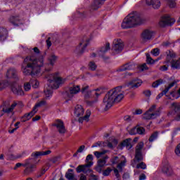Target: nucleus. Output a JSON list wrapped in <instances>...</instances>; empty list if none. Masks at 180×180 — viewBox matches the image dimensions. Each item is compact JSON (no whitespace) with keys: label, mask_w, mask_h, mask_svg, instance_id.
<instances>
[{"label":"nucleus","mask_w":180,"mask_h":180,"mask_svg":"<svg viewBox=\"0 0 180 180\" xmlns=\"http://www.w3.org/2000/svg\"><path fill=\"white\" fill-rule=\"evenodd\" d=\"M24 64L26 65H22L21 68L24 75L38 77V75H41V67L44 65V57L40 56L39 58H37L36 55L27 56L26 58L24 59Z\"/></svg>","instance_id":"1"},{"label":"nucleus","mask_w":180,"mask_h":180,"mask_svg":"<svg viewBox=\"0 0 180 180\" xmlns=\"http://www.w3.org/2000/svg\"><path fill=\"white\" fill-rule=\"evenodd\" d=\"M123 98H124V91L122 90V86H118L110 90L103 100L105 106L104 110H109L113 106L115 102L119 103Z\"/></svg>","instance_id":"2"},{"label":"nucleus","mask_w":180,"mask_h":180,"mask_svg":"<svg viewBox=\"0 0 180 180\" xmlns=\"http://www.w3.org/2000/svg\"><path fill=\"white\" fill-rule=\"evenodd\" d=\"M48 82L49 84L46 86L44 90L46 99L51 98V96H53V89H58V88H60V85H62L65 80L55 75H50Z\"/></svg>","instance_id":"3"},{"label":"nucleus","mask_w":180,"mask_h":180,"mask_svg":"<svg viewBox=\"0 0 180 180\" xmlns=\"http://www.w3.org/2000/svg\"><path fill=\"white\" fill-rule=\"evenodd\" d=\"M141 23H143V20L140 15L137 12H133L125 17L121 26L122 29H131V27H136Z\"/></svg>","instance_id":"4"},{"label":"nucleus","mask_w":180,"mask_h":180,"mask_svg":"<svg viewBox=\"0 0 180 180\" xmlns=\"http://www.w3.org/2000/svg\"><path fill=\"white\" fill-rule=\"evenodd\" d=\"M92 160H94V156L92 155H88L86 158V164L80 165L76 168L77 174H81V172H83L84 174L92 172V169H90L89 168L90 167H92V165H94Z\"/></svg>","instance_id":"5"},{"label":"nucleus","mask_w":180,"mask_h":180,"mask_svg":"<svg viewBox=\"0 0 180 180\" xmlns=\"http://www.w3.org/2000/svg\"><path fill=\"white\" fill-rule=\"evenodd\" d=\"M161 115V108H157L156 105H153L148 110H147L143 116L145 120H151V119H156Z\"/></svg>","instance_id":"6"},{"label":"nucleus","mask_w":180,"mask_h":180,"mask_svg":"<svg viewBox=\"0 0 180 180\" xmlns=\"http://www.w3.org/2000/svg\"><path fill=\"white\" fill-rule=\"evenodd\" d=\"M20 167H25V169L24 170V174H25V175L32 174V172L36 169V165L32 164V162H30V160H25V163L18 162L15 164L13 169L16 170L18 168H20Z\"/></svg>","instance_id":"7"},{"label":"nucleus","mask_w":180,"mask_h":180,"mask_svg":"<svg viewBox=\"0 0 180 180\" xmlns=\"http://www.w3.org/2000/svg\"><path fill=\"white\" fill-rule=\"evenodd\" d=\"M161 171L165 176L169 177L174 175V169L167 159L162 162Z\"/></svg>","instance_id":"8"},{"label":"nucleus","mask_w":180,"mask_h":180,"mask_svg":"<svg viewBox=\"0 0 180 180\" xmlns=\"http://www.w3.org/2000/svg\"><path fill=\"white\" fill-rule=\"evenodd\" d=\"M103 94V89L101 87L97 88L94 90H89V91L84 93V96L85 99H91V98H95L98 99L101 94Z\"/></svg>","instance_id":"9"},{"label":"nucleus","mask_w":180,"mask_h":180,"mask_svg":"<svg viewBox=\"0 0 180 180\" xmlns=\"http://www.w3.org/2000/svg\"><path fill=\"white\" fill-rule=\"evenodd\" d=\"M144 148V142H139L135 149V162H140L143 160V153L141 150Z\"/></svg>","instance_id":"10"},{"label":"nucleus","mask_w":180,"mask_h":180,"mask_svg":"<svg viewBox=\"0 0 180 180\" xmlns=\"http://www.w3.org/2000/svg\"><path fill=\"white\" fill-rule=\"evenodd\" d=\"M79 92H81V86L79 85L72 84L69 86L66 94L68 98H73L75 95L79 94Z\"/></svg>","instance_id":"11"},{"label":"nucleus","mask_w":180,"mask_h":180,"mask_svg":"<svg viewBox=\"0 0 180 180\" xmlns=\"http://www.w3.org/2000/svg\"><path fill=\"white\" fill-rule=\"evenodd\" d=\"M174 23L175 19L171 18V17L168 15H165L162 17L159 22V26H160V27H165V26H172Z\"/></svg>","instance_id":"12"},{"label":"nucleus","mask_w":180,"mask_h":180,"mask_svg":"<svg viewBox=\"0 0 180 180\" xmlns=\"http://www.w3.org/2000/svg\"><path fill=\"white\" fill-rule=\"evenodd\" d=\"M109 50H110V44L109 42H106L98 51L99 56L102 57L104 61H108V60H109V56H105V54H106Z\"/></svg>","instance_id":"13"},{"label":"nucleus","mask_w":180,"mask_h":180,"mask_svg":"<svg viewBox=\"0 0 180 180\" xmlns=\"http://www.w3.org/2000/svg\"><path fill=\"white\" fill-rule=\"evenodd\" d=\"M89 44V39L84 38V39L80 42L79 45L76 48L75 53L78 56L84 53L85 48Z\"/></svg>","instance_id":"14"},{"label":"nucleus","mask_w":180,"mask_h":180,"mask_svg":"<svg viewBox=\"0 0 180 180\" xmlns=\"http://www.w3.org/2000/svg\"><path fill=\"white\" fill-rule=\"evenodd\" d=\"M123 41L120 39H115L113 41V46L112 50L116 53V54L120 53L123 50L124 47Z\"/></svg>","instance_id":"15"},{"label":"nucleus","mask_w":180,"mask_h":180,"mask_svg":"<svg viewBox=\"0 0 180 180\" xmlns=\"http://www.w3.org/2000/svg\"><path fill=\"white\" fill-rule=\"evenodd\" d=\"M11 91L14 94V95H18V96H22V95H25V92L22 89V86L16 82L11 84Z\"/></svg>","instance_id":"16"},{"label":"nucleus","mask_w":180,"mask_h":180,"mask_svg":"<svg viewBox=\"0 0 180 180\" xmlns=\"http://www.w3.org/2000/svg\"><path fill=\"white\" fill-rule=\"evenodd\" d=\"M129 134L131 136H136V134L144 136V134H146V129L139 125H136L129 131Z\"/></svg>","instance_id":"17"},{"label":"nucleus","mask_w":180,"mask_h":180,"mask_svg":"<svg viewBox=\"0 0 180 180\" xmlns=\"http://www.w3.org/2000/svg\"><path fill=\"white\" fill-rule=\"evenodd\" d=\"M124 165H126V160H123L117 165V168H117H114L113 171L117 180H122L120 178V172H123V167H124Z\"/></svg>","instance_id":"18"},{"label":"nucleus","mask_w":180,"mask_h":180,"mask_svg":"<svg viewBox=\"0 0 180 180\" xmlns=\"http://www.w3.org/2000/svg\"><path fill=\"white\" fill-rule=\"evenodd\" d=\"M52 126L56 127L58 131L60 134H64V133H65V127L64 126V122L62 120H56Z\"/></svg>","instance_id":"19"},{"label":"nucleus","mask_w":180,"mask_h":180,"mask_svg":"<svg viewBox=\"0 0 180 180\" xmlns=\"http://www.w3.org/2000/svg\"><path fill=\"white\" fill-rule=\"evenodd\" d=\"M154 36V32L150 30H145L141 34V39L143 41H148L151 40Z\"/></svg>","instance_id":"20"},{"label":"nucleus","mask_w":180,"mask_h":180,"mask_svg":"<svg viewBox=\"0 0 180 180\" xmlns=\"http://www.w3.org/2000/svg\"><path fill=\"white\" fill-rule=\"evenodd\" d=\"M171 108L173 110L168 112L167 116H172L174 115H179L180 114V103H172L171 104Z\"/></svg>","instance_id":"21"},{"label":"nucleus","mask_w":180,"mask_h":180,"mask_svg":"<svg viewBox=\"0 0 180 180\" xmlns=\"http://www.w3.org/2000/svg\"><path fill=\"white\" fill-rule=\"evenodd\" d=\"M146 4L148 6H152L153 9H159L161 6V1L160 0H146Z\"/></svg>","instance_id":"22"},{"label":"nucleus","mask_w":180,"mask_h":180,"mask_svg":"<svg viewBox=\"0 0 180 180\" xmlns=\"http://www.w3.org/2000/svg\"><path fill=\"white\" fill-rule=\"evenodd\" d=\"M141 84H143V81L140 79H134L129 83V85L130 88L133 89H137L139 86H141Z\"/></svg>","instance_id":"23"},{"label":"nucleus","mask_w":180,"mask_h":180,"mask_svg":"<svg viewBox=\"0 0 180 180\" xmlns=\"http://www.w3.org/2000/svg\"><path fill=\"white\" fill-rule=\"evenodd\" d=\"M37 113V110H35L34 108L32 110L27 114H25L24 116L22 117V122H27V120H30L32 117H33L34 115H36Z\"/></svg>","instance_id":"24"},{"label":"nucleus","mask_w":180,"mask_h":180,"mask_svg":"<svg viewBox=\"0 0 180 180\" xmlns=\"http://www.w3.org/2000/svg\"><path fill=\"white\" fill-rule=\"evenodd\" d=\"M105 1L106 0H94L91 4V9H94V11L99 9Z\"/></svg>","instance_id":"25"},{"label":"nucleus","mask_w":180,"mask_h":180,"mask_svg":"<svg viewBox=\"0 0 180 180\" xmlns=\"http://www.w3.org/2000/svg\"><path fill=\"white\" fill-rule=\"evenodd\" d=\"M84 108H82V105H77L75 106V115L77 116V117H79L80 116H82L84 113Z\"/></svg>","instance_id":"26"},{"label":"nucleus","mask_w":180,"mask_h":180,"mask_svg":"<svg viewBox=\"0 0 180 180\" xmlns=\"http://www.w3.org/2000/svg\"><path fill=\"white\" fill-rule=\"evenodd\" d=\"M6 39H8V30L0 27V41H4Z\"/></svg>","instance_id":"27"},{"label":"nucleus","mask_w":180,"mask_h":180,"mask_svg":"<svg viewBox=\"0 0 180 180\" xmlns=\"http://www.w3.org/2000/svg\"><path fill=\"white\" fill-rule=\"evenodd\" d=\"M17 105L18 103L14 102L10 107L4 106L2 110L3 112H4V113H11V115H13V109L16 108Z\"/></svg>","instance_id":"28"},{"label":"nucleus","mask_w":180,"mask_h":180,"mask_svg":"<svg viewBox=\"0 0 180 180\" xmlns=\"http://www.w3.org/2000/svg\"><path fill=\"white\" fill-rule=\"evenodd\" d=\"M8 78H18V71L15 68H10L6 73Z\"/></svg>","instance_id":"29"},{"label":"nucleus","mask_w":180,"mask_h":180,"mask_svg":"<svg viewBox=\"0 0 180 180\" xmlns=\"http://www.w3.org/2000/svg\"><path fill=\"white\" fill-rule=\"evenodd\" d=\"M134 65L131 63H127L122 66H121L117 71L122 72V71H130V70H134Z\"/></svg>","instance_id":"30"},{"label":"nucleus","mask_w":180,"mask_h":180,"mask_svg":"<svg viewBox=\"0 0 180 180\" xmlns=\"http://www.w3.org/2000/svg\"><path fill=\"white\" fill-rule=\"evenodd\" d=\"M57 60H58V56H56L54 53H51L48 58L49 63L52 67L56 64Z\"/></svg>","instance_id":"31"},{"label":"nucleus","mask_w":180,"mask_h":180,"mask_svg":"<svg viewBox=\"0 0 180 180\" xmlns=\"http://www.w3.org/2000/svg\"><path fill=\"white\" fill-rule=\"evenodd\" d=\"M121 146L122 147H126L127 150H130L131 147H133V145H131V139H127L121 143Z\"/></svg>","instance_id":"32"},{"label":"nucleus","mask_w":180,"mask_h":180,"mask_svg":"<svg viewBox=\"0 0 180 180\" xmlns=\"http://www.w3.org/2000/svg\"><path fill=\"white\" fill-rule=\"evenodd\" d=\"M9 22L13 25V26H18L19 22H20V19H19L18 16H11L9 18Z\"/></svg>","instance_id":"33"},{"label":"nucleus","mask_w":180,"mask_h":180,"mask_svg":"<svg viewBox=\"0 0 180 180\" xmlns=\"http://www.w3.org/2000/svg\"><path fill=\"white\" fill-rule=\"evenodd\" d=\"M178 82H179V80H174L169 84V86H166L165 90L162 91L163 95H167V94H168V91H169L172 86H174L176 84H178Z\"/></svg>","instance_id":"34"},{"label":"nucleus","mask_w":180,"mask_h":180,"mask_svg":"<svg viewBox=\"0 0 180 180\" xmlns=\"http://www.w3.org/2000/svg\"><path fill=\"white\" fill-rule=\"evenodd\" d=\"M49 154H51V150H46V151H38L32 153V157H40V155H49Z\"/></svg>","instance_id":"35"},{"label":"nucleus","mask_w":180,"mask_h":180,"mask_svg":"<svg viewBox=\"0 0 180 180\" xmlns=\"http://www.w3.org/2000/svg\"><path fill=\"white\" fill-rule=\"evenodd\" d=\"M74 170L72 169H69L68 172L65 174V178L68 180H74L75 179V175L74 174Z\"/></svg>","instance_id":"36"},{"label":"nucleus","mask_w":180,"mask_h":180,"mask_svg":"<svg viewBox=\"0 0 180 180\" xmlns=\"http://www.w3.org/2000/svg\"><path fill=\"white\" fill-rule=\"evenodd\" d=\"M172 68H174V70H180V58L179 60H172Z\"/></svg>","instance_id":"37"},{"label":"nucleus","mask_w":180,"mask_h":180,"mask_svg":"<svg viewBox=\"0 0 180 180\" xmlns=\"http://www.w3.org/2000/svg\"><path fill=\"white\" fill-rule=\"evenodd\" d=\"M107 153H109V150H102L101 152L95 151L94 153V154L96 157V158H101V157H102V155H105V154H106Z\"/></svg>","instance_id":"38"},{"label":"nucleus","mask_w":180,"mask_h":180,"mask_svg":"<svg viewBox=\"0 0 180 180\" xmlns=\"http://www.w3.org/2000/svg\"><path fill=\"white\" fill-rule=\"evenodd\" d=\"M109 157L105 156L103 158V159H99L98 161V165L100 167H103L104 165H106V160H108Z\"/></svg>","instance_id":"39"},{"label":"nucleus","mask_w":180,"mask_h":180,"mask_svg":"<svg viewBox=\"0 0 180 180\" xmlns=\"http://www.w3.org/2000/svg\"><path fill=\"white\" fill-rule=\"evenodd\" d=\"M175 57H176V54L172 51H169L167 56V62L169 63L171 61L169 58H175Z\"/></svg>","instance_id":"40"},{"label":"nucleus","mask_w":180,"mask_h":180,"mask_svg":"<svg viewBox=\"0 0 180 180\" xmlns=\"http://www.w3.org/2000/svg\"><path fill=\"white\" fill-rule=\"evenodd\" d=\"M162 84H164V80H162V79H160L154 82L152 86L153 88H158V86H160V85H162Z\"/></svg>","instance_id":"41"},{"label":"nucleus","mask_w":180,"mask_h":180,"mask_svg":"<svg viewBox=\"0 0 180 180\" xmlns=\"http://www.w3.org/2000/svg\"><path fill=\"white\" fill-rule=\"evenodd\" d=\"M97 68H98V65H96V63H95V62L94 61L89 62V70H91V71H95V70H96Z\"/></svg>","instance_id":"42"},{"label":"nucleus","mask_w":180,"mask_h":180,"mask_svg":"<svg viewBox=\"0 0 180 180\" xmlns=\"http://www.w3.org/2000/svg\"><path fill=\"white\" fill-rule=\"evenodd\" d=\"M30 82L32 84V88L34 89L39 88V85H40V83L37 79H31Z\"/></svg>","instance_id":"43"},{"label":"nucleus","mask_w":180,"mask_h":180,"mask_svg":"<svg viewBox=\"0 0 180 180\" xmlns=\"http://www.w3.org/2000/svg\"><path fill=\"white\" fill-rule=\"evenodd\" d=\"M44 105H46V101H41L39 103H37L33 108V109L37 110V108H40V106H44Z\"/></svg>","instance_id":"44"},{"label":"nucleus","mask_w":180,"mask_h":180,"mask_svg":"<svg viewBox=\"0 0 180 180\" xmlns=\"http://www.w3.org/2000/svg\"><path fill=\"white\" fill-rule=\"evenodd\" d=\"M30 84V82L24 84V91H25V92H28V91L32 89V85Z\"/></svg>","instance_id":"45"},{"label":"nucleus","mask_w":180,"mask_h":180,"mask_svg":"<svg viewBox=\"0 0 180 180\" xmlns=\"http://www.w3.org/2000/svg\"><path fill=\"white\" fill-rule=\"evenodd\" d=\"M82 95L86 94V92L89 91V86L88 85H84V86H82V89H80Z\"/></svg>","instance_id":"46"},{"label":"nucleus","mask_w":180,"mask_h":180,"mask_svg":"<svg viewBox=\"0 0 180 180\" xmlns=\"http://www.w3.org/2000/svg\"><path fill=\"white\" fill-rule=\"evenodd\" d=\"M157 137H158V132H154L149 138V141L153 143L154 140H157Z\"/></svg>","instance_id":"47"},{"label":"nucleus","mask_w":180,"mask_h":180,"mask_svg":"<svg viewBox=\"0 0 180 180\" xmlns=\"http://www.w3.org/2000/svg\"><path fill=\"white\" fill-rule=\"evenodd\" d=\"M112 169L110 167H108L103 172V176H109L110 175V172H112Z\"/></svg>","instance_id":"48"},{"label":"nucleus","mask_w":180,"mask_h":180,"mask_svg":"<svg viewBox=\"0 0 180 180\" xmlns=\"http://www.w3.org/2000/svg\"><path fill=\"white\" fill-rule=\"evenodd\" d=\"M136 168L138 169H139V168H141V169H146L147 168V165L142 162L136 165Z\"/></svg>","instance_id":"49"},{"label":"nucleus","mask_w":180,"mask_h":180,"mask_svg":"<svg viewBox=\"0 0 180 180\" xmlns=\"http://www.w3.org/2000/svg\"><path fill=\"white\" fill-rule=\"evenodd\" d=\"M84 150H85V146L82 145L79 148L77 152L73 155V157H77V155H78V153H82Z\"/></svg>","instance_id":"50"},{"label":"nucleus","mask_w":180,"mask_h":180,"mask_svg":"<svg viewBox=\"0 0 180 180\" xmlns=\"http://www.w3.org/2000/svg\"><path fill=\"white\" fill-rule=\"evenodd\" d=\"M146 61L148 64H153L154 63V61L153 60V58L148 53H146Z\"/></svg>","instance_id":"51"},{"label":"nucleus","mask_w":180,"mask_h":180,"mask_svg":"<svg viewBox=\"0 0 180 180\" xmlns=\"http://www.w3.org/2000/svg\"><path fill=\"white\" fill-rule=\"evenodd\" d=\"M151 53L155 57H157V56H160V49L158 48L154 49L151 51Z\"/></svg>","instance_id":"52"},{"label":"nucleus","mask_w":180,"mask_h":180,"mask_svg":"<svg viewBox=\"0 0 180 180\" xmlns=\"http://www.w3.org/2000/svg\"><path fill=\"white\" fill-rule=\"evenodd\" d=\"M90 116H91V110H88L86 112V115L84 116L85 122H89Z\"/></svg>","instance_id":"53"},{"label":"nucleus","mask_w":180,"mask_h":180,"mask_svg":"<svg viewBox=\"0 0 180 180\" xmlns=\"http://www.w3.org/2000/svg\"><path fill=\"white\" fill-rule=\"evenodd\" d=\"M168 5L169 8H175V0H168Z\"/></svg>","instance_id":"54"},{"label":"nucleus","mask_w":180,"mask_h":180,"mask_svg":"<svg viewBox=\"0 0 180 180\" xmlns=\"http://www.w3.org/2000/svg\"><path fill=\"white\" fill-rule=\"evenodd\" d=\"M111 162L115 165V164H117L119 162V157L115 156L112 159H111Z\"/></svg>","instance_id":"55"},{"label":"nucleus","mask_w":180,"mask_h":180,"mask_svg":"<svg viewBox=\"0 0 180 180\" xmlns=\"http://www.w3.org/2000/svg\"><path fill=\"white\" fill-rule=\"evenodd\" d=\"M143 94L145 95V96H146L147 98H150L151 96V91L150 90H145L143 91Z\"/></svg>","instance_id":"56"},{"label":"nucleus","mask_w":180,"mask_h":180,"mask_svg":"<svg viewBox=\"0 0 180 180\" xmlns=\"http://www.w3.org/2000/svg\"><path fill=\"white\" fill-rule=\"evenodd\" d=\"M122 179L123 180H129L130 179V174L129 173H124L122 176Z\"/></svg>","instance_id":"57"},{"label":"nucleus","mask_w":180,"mask_h":180,"mask_svg":"<svg viewBox=\"0 0 180 180\" xmlns=\"http://www.w3.org/2000/svg\"><path fill=\"white\" fill-rule=\"evenodd\" d=\"M46 46L48 49H50V47H51V37H49L46 39Z\"/></svg>","instance_id":"58"},{"label":"nucleus","mask_w":180,"mask_h":180,"mask_svg":"<svg viewBox=\"0 0 180 180\" xmlns=\"http://www.w3.org/2000/svg\"><path fill=\"white\" fill-rule=\"evenodd\" d=\"M175 153L177 155H180V143L179 145H177V146L176 147Z\"/></svg>","instance_id":"59"},{"label":"nucleus","mask_w":180,"mask_h":180,"mask_svg":"<svg viewBox=\"0 0 180 180\" xmlns=\"http://www.w3.org/2000/svg\"><path fill=\"white\" fill-rule=\"evenodd\" d=\"M98 147H106V143L103 141H98Z\"/></svg>","instance_id":"60"},{"label":"nucleus","mask_w":180,"mask_h":180,"mask_svg":"<svg viewBox=\"0 0 180 180\" xmlns=\"http://www.w3.org/2000/svg\"><path fill=\"white\" fill-rule=\"evenodd\" d=\"M146 70H147V64L143 63L142 65H141L140 70L141 71H144Z\"/></svg>","instance_id":"61"},{"label":"nucleus","mask_w":180,"mask_h":180,"mask_svg":"<svg viewBox=\"0 0 180 180\" xmlns=\"http://www.w3.org/2000/svg\"><path fill=\"white\" fill-rule=\"evenodd\" d=\"M90 180H98V176L94 174H90Z\"/></svg>","instance_id":"62"},{"label":"nucleus","mask_w":180,"mask_h":180,"mask_svg":"<svg viewBox=\"0 0 180 180\" xmlns=\"http://www.w3.org/2000/svg\"><path fill=\"white\" fill-rule=\"evenodd\" d=\"M141 113H143V110L139 109L135 110V112H134V115H141Z\"/></svg>","instance_id":"63"},{"label":"nucleus","mask_w":180,"mask_h":180,"mask_svg":"<svg viewBox=\"0 0 180 180\" xmlns=\"http://www.w3.org/2000/svg\"><path fill=\"white\" fill-rule=\"evenodd\" d=\"M146 179V174H142L139 176V180H144Z\"/></svg>","instance_id":"64"}]
</instances>
